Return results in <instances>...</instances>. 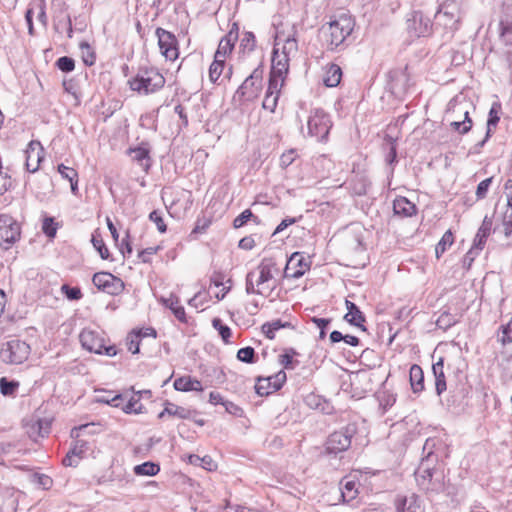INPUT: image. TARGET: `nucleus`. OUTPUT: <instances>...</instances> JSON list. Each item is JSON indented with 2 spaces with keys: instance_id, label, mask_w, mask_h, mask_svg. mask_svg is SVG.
Here are the masks:
<instances>
[{
  "instance_id": "obj_10",
  "label": "nucleus",
  "mask_w": 512,
  "mask_h": 512,
  "mask_svg": "<svg viewBox=\"0 0 512 512\" xmlns=\"http://www.w3.org/2000/svg\"><path fill=\"white\" fill-rule=\"evenodd\" d=\"M93 284L110 295H119L124 291V282L109 272H97L92 278Z\"/></svg>"
},
{
  "instance_id": "obj_6",
  "label": "nucleus",
  "mask_w": 512,
  "mask_h": 512,
  "mask_svg": "<svg viewBox=\"0 0 512 512\" xmlns=\"http://www.w3.org/2000/svg\"><path fill=\"white\" fill-rule=\"evenodd\" d=\"M79 338L83 348L90 352L107 356H115L117 354L116 347L114 345L106 346L104 338L96 331L84 329L80 333Z\"/></svg>"
},
{
  "instance_id": "obj_59",
  "label": "nucleus",
  "mask_w": 512,
  "mask_h": 512,
  "mask_svg": "<svg viewBox=\"0 0 512 512\" xmlns=\"http://www.w3.org/2000/svg\"><path fill=\"white\" fill-rule=\"evenodd\" d=\"M256 45L255 35L252 32L244 33L240 46L247 51H253Z\"/></svg>"
},
{
  "instance_id": "obj_15",
  "label": "nucleus",
  "mask_w": 512,
  "mask_h": 512,
  "mask_svg": "<svg viewBox=\"0 0 512 512\" xmlns=\"http://www.w3.org/2000/svg\"><path fill=\"white\" fill-rule=\"evenodd\" d=\"M25 156L26 170L30 173H35L38 171L39 165L44 158V148L39 141L32 140L25 150Z\"/></svg>"
},
{
  "instance_id": "obj_11",
  "label": "nucleus",
  "mask_w": 512,
  "mask_h": 512,
  "mask_svg": "<svg viewBox=\"0 0 512 512\" xmlns=\"http://www.w3.org/2000/svg\"><path fill=\"white\" fill-rule=\"evenodd\" d=\"M158 38V45L161 54L170 61H174L178 58V41L175 35L163 28H157L155 32Z\"/></svg>"
},
{
  "instance_id": "obj_60",
  "label": "nucleus",
  "mask_w": 512,
  "mask_h": 512,
  "mask_svg": "<svg viewBox=\"0 0 512 512\" xmlns=\"http://www.w3.org/2000/svg\"><path fill=\"white\" fill-rule=\"evenodd\" d=\"M61 291L69 300H79L82 297L80 288L70 287L67 284L62 285Z\"/></svg>"
},
{
  "instance_id": "obj_55",
  "label": "nucleus",
  "mask_w": 512,
  "mask_h": 512,
  "mask_svg": "<svg viewBox=\"0 0 512 512\" xmlns=\"http://www.w3.org/2000/svg\"><path fill=\"white\" fill-rule=\"evenodd\" d=\"M89 450V444L87 441L82 439H77L74 441L72 448L70 449L71 453L77 458H82L83 455Z\"/></svg>"
},
{
  "instance_id": "obj_9",
  "label": "nucleus",
  "mask_w": 512,
  "mask_h": 512,
  "mask_svg": "<svg viewBox=\"0 0 512 512\" xmlns=\"http://www.w3.org/2000/svg\"><path fill=\"white\" fill-rule=\"evenodd\" d=\"M21 235L20 224L8 214H0V246L9 248Z\"/></svg>"
},
{
  "instance_id": "obj_28",
  "label": "nucleus",
  "mask_w": 512,
  "mask_h": 512,
  "mask_svg": "<svg viewBox=\"0 0 512 512\" xmlns=\"http://www.w3.org/2000/svg\"><path fill=\"white\" fill-rule=\"evenodd\" d=\"M410 384L414 393H419L424 389V373L422 368L413 364L409 371Z\"/></svg>"
},
{
  "instance_id": "obj_32",
  "label": "nucleus",
  "mask_w": 512,
  "mask_h": 512,
  "mask_svg": "<svg viewBox=\"0 0 512 512\" xmlns=\"http://www.w3.org/2000/svg\"><path fill=\"white\" fill-rule=\"evenodd\" d=\"M434 470L431 469L428 465L422 462L419 468L415 472L416 481L418 484L424 489H432L429 485L433 477Z\"/></svg>"
},
{
  "instance_id": "obj_54",
  "label": "nucleus",
  "mask_w": 512,
  "mask_h": 512,
  "mask_svg": "<svg viewBox=\"0 0 512 512\" xmlns=\"http://www.w3.org/2000/svg\"><path fill=\"white\" fill-rule=\"evenodd\" d=\"M256 277V271H250L246 275V293L247 294H258L264 295V291L262 288H255L256 284L254 282V278Z\"/></svg>"
},
{
  "instance_id": "obj_45",
  "label": "nucleus",
  "mask_w": 512,
  "mask_h": 512,
  "mask_svg": "<svg viewBox=\"0 0 512 512\" xmlns=\"http://www.w3.org/2000/svg\"><path fill=\"white\" fill-rule=\"evenodd\" d=\"M289 325V323H282L281 320H275L269 323H265L262 326V331L267 338L274 339L276 331Z\"/></svg>"
},
{
  "instance_id": "obj_16",
  "label": "nucleus",
  "mask_w": 512,
  "mask_h": 512,
  "mask_svg": "<svg viewBox=\"0 0 512 512\" xmlns=\"http://www.w3.org/2000/svg\"><path fill=\"white\" fill-rule=\"evenodd\" d=\"M238 37L239 26L237 23H233L231 25L229 32L220 40L214 57L225 61L227 55H229L232 52L233 47L238 40Z\"/></svg>"
},
{
  "instance_id": "obj_44",
  "label": "nucleus",
  "mask_w": 512,
  "mask_h": 512,
  "mask_svg": "<svg viewBox=\"0 0 512 512\" xmlns=\"http://www.w3.org/2000/svg\"><path fill=\"white\" fill-rule=\"evenodd\" d=\"M341 496L343 501L350 502L357 496V489L355 481L349 480L343 484L341 488Z\"/></svg>"
},
{
  "instance_id": "obj_56",
  "label": "nucleus",
  "mask_w": 512,
  "mask_h": 512,
  "mask_svg": "<svg viewBox=\"0 0 512 512\" xmlns=\"http://www.w3.org/2000/svg\"><path fill=\"white\" fill-rule=\"evenodd\" d=\"M296 354L294 349L286 351V353L280 355V364L283 365L285 369H294L296 364H298L297 361L293 360V356Z\"/></svg>"
},
{
  "instance_id": "obj_57",
  "label": "nucleus",
  "mask_w": 512,
  "mask_h": 512,
  "mask_svg": "<svg viewBox=\"0 0 512 512\" xmlns=\"http://www.w3.org/2000/svg\"><path fill=\"white\" fill-rule=\"evenodd\" d=\"M56 66L62 72H71L75 68V61L71 57L63 56L56 61Z\"/></svg>"
},
{
  "instance_id": "obj_38",
  "label": "nucleus",
  "mask_w": 512,
  "mask_h": 512,
  "mask_svg": "<svg viewBox=\"0 0 512 512\" xmlns=\"http://www.w3.org/2000/svg\"><path fill=\"white\" fill-rule=\"evenodd\" d=\"M189 463L196 466H201L208 471L216 469L217 465L210 456L200 457L192 454L189 456Z\"/></svg>"
},
{
  "instance_id": "obj_50",
  "label": "nucleus",
  "mask_w": 512,
  "mask_h": 512,
  "mask_svg": "<svg viewBox=\"0 0 512 512\" xmlns=\"http://www.w3.org/2000/svg\"><path fill=\"white\" fill-rule=\"evenodd\" d=\"M237 359L241 362L252 364L256 361V354L253 347L247 346L237 352Z\"/></svg>"
},
{
  "instance_id": "obj_27",
  "label": "nucleus",
  "mask_w": 512,
  "mask_h": 512,
  "mask_svg": "<svg viewBox=\"0 0 512 512\" xmlns=\"http://www.w3.org/2000/svg\"><path fill=\"white\" fill-rule=\"evenodd\" d=\"M256 270L266 282L273 279L274 274L278 273L277 263L273 258H263Z\"/></svg>"
},
{
  "instance_id": "obj_2",
  "label": "nucleus",
  "mask_w": 512,
  "mask_h": 512,
  "mask_svg": "<svg viewBox=\"0 0 512 512\" xmlns=\"http://www.w3.org/2000/svg\"><path fill=\"white\" fill-rule=\"evenodd\" d=\"M128 84L131 90L148 95L160 90L165 85V78L157 68L140 67Z\"/></svg>"
},
{
  "instance_id": "obj_7",
  "label": "nucleus",
  "mask_w": 512,
  "mask_h": 512,
  "mask_svg": "<svg viewBox=\"0 0 512 512\" xmlns=\"http://www.w3.org/2000/svg\"><path fill=\"white\" fill-rule=\"evenodd\" d=\"M262 89V71L255 69L237 89L234 99L238 101H253L255 100Z\"/></svg>"
},
{
  "instance_id": "obj_35",
  "label": "nucleus",
  "mask_w": 512,
  "mask_h": 512,
  "mask_svg": "<svg viewBox=\"0 0 512 512\" xmlns=\"http://www.w3.org/2000/svg\"><path fill=\"white\" fill-rule=\"evenodd\" d=\"M50 429H51V420L50 419H47V418L39 419L38 421H36V423H34L30 427L29 435L32 438H35V436L45 437L49 434Z\"/></svg>"
},
{
  "instance_id": "obj_36",
  "label": "nucleus",
  "mask_w": 512,
  "mask_h": 512,
  "mask_svg": "<svg viewBox=\"0 0 512 512\" xmlns=\"http://www.w3.org/2000/svg\"><path fill=\"white\" fill-rule=\"evenodd\" d=\"M394 74L395 79L391 82V89L397 94L406 92L408 82L406 71H396Z\"/></svg>"
},
{
  "instance_id": "obj_5",
  "label": "nucleus",
  "mask_w": 512,
  "mask_h": 512,
  "mask_svg": "<svg viewBox=\"0 0 512 512\" xmlns=\"http://www.w3.org/2000/svg\"><path fill=\"white\" fill-rule=\"evenodd\" d=\"M439 7L435 14L436 25L454 30L459 21V5L456 0H438Z\"/></svg>"
},
{
  "instance_id": "obj_31",
  "label": "nucleus",
  "mask_w": 512,
  "mask_h": 512,
  "mask_svg": "<svg viewBox=\"0 0 512 512\" xmlns=\"http://www.w3.org/2000/svg\"><path fill=\"white\" fill-rule=\"evenodd\" d=\"M342 78V70L337 64H330L325 72L323 82L327 87H336Z\"/></svg>"
},
{
  "instance_id": "obj_61",
  "label": "nucleus",
  "mask_w": 512,
  "mask_h": 512,
  "mask_svg": "<svg viewBox=\"0 0 512 512\" xmlns=\"http://www.w3.org/2000/svg\"><path fill=\"white\" fill-rule=\"evenodd\" d=\"M80 49L83 53V61L86 65H93L95 62L94 53L91 52V47L87 42L80 43Z\"/></svg>"
},
{
  "instance_id": "obj_8",
  "label": "nucleus",
  "mask_w": 512,
  "mask_h": 512,
  "mask_svg": "<svg viewBox=\"0 0 512 512\" xmlns=\"http://www.w3.org/2000/svg\"><path fill=\"white\" fill-rule=\"evenodd\" d=\"M356 433V426L347 425L339 431L333 432L327 439L326 451L337 454L346 451L351 446V440Z\"/></svg>"
},
{
  "instance_id": "obj_1",
  "label": "nucleus",
  "mask_w": 512,
  "mask_h": 512,
  "mask_svg": "<svg viewBox=\"0 0 512 512\" xmlns=\"http://www.w3.org/2000/svg\"><path fill=\"white\" fill-rule=\"evenodd\" d=\"M354 25L355 22L350 15L341 13L334 20H331L327 26H323L322 33L328 48L334 50L343 44L352 33Z\"/></svg>"
},
{
  "instance_id": "obj_49",
  "label": "nucleus",
  "mask_w": 512,
  "mask_h": 512,
  "mask_svg": "<svg viewBox=\"0 0 512 512\" xmlns=\"http://www.w3.org/2000/svg\"><path fill=\"white\" fill-rule=\"evenodd\" d=\"M251 219L256 223L259 222L258 217L255 216L250 209H246L234 219L233 226L234 228H240Z\"/></svg>"
},
{
  "instance_id": "obj_48",
  "label": "nucleus",
  "mask_w": 512,
  "mask_h": 512,
  "mask_svg": "<svg viewBox=\"0 0 512 512\" xmlns=\"http://www.w3.org/2000/svg\"><path fill=\"white\" fill-rule=\"evenodd\" d=\"M212 326L218 331L222 340L225 343H229V339L232 335L231 329L227 325L223 324L220 318H214L212 320Z\"/></svg>"
},
{
  "instance_id": "obj_24",
  "label": "nucleus",
  "mask_w": 512,
  "mask_h": 512,
  "mask_svg": "<svg viewBox=\"0 0 512 512\" xmlns=\"http://www.w3.org/2000/svg\"><path fill=\"white\" fill-rule=\"evenodd\" d=\"M160 301L165 307L169 308L172 311L174 316L179 321L186 322V313L184 307L179 304L180 301L176 295L170 294V296L167 298L162 297Z\"/></svg>"
},
{
  "instance_id": "obj_21",
  "label": "nucleus",
  "mask_w": 512,
  "mask_h": 512,
  "mask_svg": "<svg viewBox=\"0 0 512 512\" xmlns=\"http://www.w3.org/2000/svg\"><path fill=\"white\" fill-rule=\"evenodd\" d=\"M281 87L282 86H280L277 79H269L268 89L262 103V107L264 109L269 110L270 112L275 111Z\"/></svg>"
},
{
  "instance_id": "obj_53",
  "label": "nucleus",
  "mask_w": 512,
  "mask_h": 512,
  "mask_svg": "<svg viewBox=\"0 0 512 512\" xmlns=\"http://www.w3.org/2000/svg\"><path fill=\"white\" fill-rule=\"evenodd\" d=\"M58 229V223L53 217H45L42 224V231L49 238H54Z\"/></svg>"
},
{
  "instance_id": "obj_39",
  "label": "nucleus",
  "mask_w": 512,
  "mask_h": 512,
  "mask_svg": "<svg viewBox=\"0 0 512 512\" xmlns=\"http://www.w3.org/2000/svg\"><path fill=\"white\" fill-rule=\"evenodd\" d=\"M497 340L504 346L512 343V318L506 324L501 325L497 333Z\"/></svg>"
},
{
  "instance_id": "obj_58",
  "label": "nucleus",
  "mask_w": 512,
  "mask_h": 512,
  "mask_svg": "<svg viewBox=\"0 0 512 512\" xmlns=\"http://www.w3.org/2000/svg\"><path fill=\"white\" fill-rule=\"evenodd\" d=\"M493 181V177H489L481 181L476 189V197L477 200H482L487 196V192L489 190V187Z\"/></svg>"
},
{
  "instance_id": "obj_18",
  "label": "nucleus",
  "mask_w": 512,
  "mask_h": 512,
  "mask_svg": "<svg viewBox=\"0 0 512 512\" xmlns=\"http://www.w3.org/2000/svg\"><path fill=\"white\" fill-rule=\"evenodd\" d=\"M502 107L499 102H494L489 110L487 119V131L484 139L478 142L474 147V153H478L480 149L485 145L487 140L491 137L493 129L496 128L499 120Z\"/></svg>"
},
{
  "instance_id": "obj_64",
  "label": "nucleus",
  "mask_w": 512,
  "mask_h": 512,
  "mask_svg": "<svg viewBox=\"0 0 512 512\" xmlns=\"http://www.w3.org/2000/svg\"><path fill=\"white\" fill-rule=\"evenodd\" d=\"M482 249L476 248L474 245L471 247V249L465 254L463 258V267L465 269H470L474 259L478 256L479 252Z\"/></svg>"
},
{
  "instance_id": "obj_19",
  "label": "nucleus",
  "mask_w": 512,
  "mask_h": 512,
  "mask_svg": "<svg viewBox=\"0 0 512 512\" xmlns=\"http://www.w3.org/2000/svg\"><path fill=\"white\" fill-rule=\"evenodd\" d=\"M281 45L282 54L291 57L294 56L298 51V43L295 38V34L284 36L283 33L278 32L275 37L274 48H279Z\"/></svg>"
},
{
  "instance_id": "obj_20",
  "label": "nucleus",
  "mask_w": 512,
  "mask_h": 512,
  "mask_svg": "<svg viewBox=\"0 0 512 512\" xmlns=\"http://www.w3.org/2000/svg\"><path fill=\"white\" fill-rule=\"evenodd\" d=\"M347 313L344 316V320L349 324L360 328L362 331H366V327L364 326L365 316L360 311L359 307L352 301H345Z\"/></svg>"
},
{
  "instance_id": "obj_17",
  "label": "nucleus",
  "mask_w": 512,
  "mask_h": 512,
  "mask_svg": "<svg viewBox=\"0 0 512 512\" xmlns=\"http://www.w3.org/2000/svg\"><path fill=\"white\" fill-rule=\"evenodd\" d=\"M407 25L409 32L416 37L427 35L432 28L431 20L421 12H413L412 17L407 20Z\"/></svg>"
},
{
  "instance_id": "obj_26",
  "label": "nucleus",
  "mask_w": 512,
  "mask_h": 512,
  "mask_svg": "<svg viewBox=\"0 0 512 512\" xmlns=\"http://www.w3.org/2000/svg\"><path fill=\"white\" fill-rule=\"evenodd\" d=\"M443 368V358H440L436 363L432 365V371L435 378V390L438 396H440L447 388Z\"/></svg>"
},
{
  "instance_id": "obj_12",
  "label": "nucleus",
  "mask_w": 512,
  "mask_h": 512,
  "mask_svg": "<svg viewBox=\"0 0 512 512\" xmlns=\"http://www.w3.org/2000/svg\"><path fill=\"white\" fill-rule=\"evenodd\" d=\"M286 381V373L281 370L266 378L259 377L255 385L256 393L260 396L269 395L279 390Z\"/></svg>"
},
{
  "instance_id": "obj_40",
  "label": "nucleus",
  "mask_w": 512,
  "mask_h": 512,
  "mask_svg": "<svg viewBox=\"0 0 512 512\" xmlns=\"http://www.w3.org/2000/svg\"><path fill=\"white\" fill-rule=\"evenodd\" d=\"M225 61L214 57V61L209 68V78L212 83H217L220 76L224 72Z\"/></svg>"
},
{
  "instance_id": "obj_52",
  "label": "nucleus",
  "mask_w": 512,
  "mask_h": 512,
  "mask_svg": "<svg viewBox=\"0 0 512 512\" xmlns=\"http://www.w3.org/2000/svg\"><path fill=\"white\" fill-rule=\"evenodd\" d=\"M141 332L142 331L133 332L127 337V342H126L127 348L133 354L139 353Z\"/></svg>"
},
{
  "instance_id": "obj_51",
  "label": "nucleus",
  "mask_w": 512,
  "mask_h": 512,
  "mask_svg": "<svg viewBox=\"0 0 512 512\" xmlns=\"http://www.w3.org/2000/svg\"><path fill=\"white\" fill-rule=\"evenodd\" d=\"M19 387L17 381H10L5 377L0 379V391L4 396L13 395Z\"/></svg>"
},
{
  "instance_id": "obj_43",
  "label": "nucleus",
  "mask_w": 512,
  "mask_h": 512,
  "mask_svg": "<svg viewBox=\"0 0 512 512\" xmlns=\"http://www.w3.org/2000/svg\"><path fill=\"white\" fill-rule=\"evenodd\" d=\"M507 198L510 209H507L504 214L503 228L505 236L510 237L512 235V194H507Z\"/></svg>"
},
{
  "instance_id": "obj_30",
  "label": "nucleus",
  "mask_w": 512,
  "mask_h": 512,
  "mask_svg": "<svg viewBox=\"0 0 512 512\" xmlns=\"http://www.w3.org/2000/svg\"><path fill=\"white\" fill-rule=\"evenodd\" d=\"M459 112H463L464 119L463 120H453L450 122V127L452 130L458 132L461 135L468 133L472 128V120L469 117V111L463 110L460 106L457 107Z\"/></svg>"
},
{
  "instance_id": "obj_13",
  "label": "nucleus",
  "mask_w": 512,
  "mask_h": 512,
  "mask_svg": "<svg viewBox=\"0 0 512 512\" xmlns=\"http://www.w3.org/2000/svg\"><path fill=\"white\" fill-rule=\"evenodd\" d=\"M289 61L290 57L280 53L279 48H273L272 67L269 79H277L280 86H283L285 76L289 71Z\"/></svg>"
},
{
  "instance_id": "obj_62",
  "label": "nucleus",
  "mask_w": 512,
  "mask_h": 512,
  "mask_svg": "<svg viewBox=\"0 0 512 512\" xmlns=\"http://www.w3.org/2000/svg\"><path fill=\"white\" fill-rule=\"evenodd\" d=\"M149 220L156 224L159 232L164 233L167 230V226L163 220L161 213L157 210L152 211L149 214Z\"/></svg>"
},
{
  "instance_id": "obj_42",
  "label": "nucleus",
  "mask_w": 512,
  "mask_h": 512,
  "mask_svg": "<svg viewBox=\"0 0 512 512\" xmlns=\"http://www.w3.org/2000/svg\"><path fill=\"white\" fill-rule=\"evenodd\" d=\"M54 29L58 33L67 32V36L69 38H72L73 34V28H72V22L69 15H65L64 17L58 19L54 23Z\"/></svg>"
},
{
  "instance_id": "obj_4",
  "label": "nucleus",
  "mask_w": 512,
  "mask_h": 512,
  "mask_svg": "<svg viewBox=\"0 0 512 512\" xmlns=\"http://www.w3.org/2000/svg\"><path fill=\"white\" fill-rule=\"evenodd\" d=\"M30 351V346L26 342L13 339L2 344L0 359L5 364L19 365L28 359Z\"/></svg>"
},
{
  "instance_id": "obj_3",
  "label": "nucleus",
  "mask_w": 512,
  "mask_h": 512,
  "mask_svg": "<svg viewBox=\"0 0 512 512\" xmlns=\"http://www.w3.org/2000/svg\"><path fill=\"white\" fill-rule=\"evenodd\" d=\"M332 125L330 115L323 109L315 108L310 111L307 119L309 136L316 138L319 142H326Z\"/></svg>"
},
{
  "instance_id": "obj_47",
  "label": "nucleus",
  "mask_w": 512,
  "mask_h": 512,
  "mask_svg": "<svg viewBox=\"0 0 512 512\" xmlns=\"http://www.w3.org/2000/svg\"><path fill=\"white\" fill-rule=\"evenodd\" d=\"M501 39L507 46V53L512 52V23H500Z\"/></svg>"
},
{
  "instance_id": "obj_63",
  "label": "nucleus",
  "mask_w": 512,
  "mask_h": 512,
  "mask_svg": "<svg viewBox=\"0 0 512 512\" xmlns=\"http://www.w3.org/2000/svg\"><path fill=\"white\" fill-rule=\"evenodd\" d=\"M57 170L64 179H67L69 181L78 178L77 171L74 168L65 166L64 164H59Z\"/></svg>"
},
{
  "instance_id": "obj_41",
  "label": "nucleus",
  "mask_w": 512,
  "mask_h": 512,
  "mask_svg": "<svg viewBox=\"0 0 512 512\" xmlns=\"http://www.w3.org/2000/svg\"><path fill=\"white\" fill-rule=\"evenodd\" d=\"M454 242V236L451 230H447L435 248L436 257L440 258V256L450 247Z\"/></svg>"
},
{
  "instance_id": "obj_14",
  "label": "nucleus",
  "mask_w": 512,
  "mask_h": 512,
  "mask_svg": "<svg viewBox=\"0 0 512 512\" xmlns=\"http://www.w3.org/2000/svg\"><path fill=\"white\" fill-rule=\"evenodd\" d=\"M309 270V263L300 252H294L287 260L284 276L286 278L298 279Z\"/></svg>"
},
{
  "instance_id": "obj_34",
  "label": "nucleus",
  "mask_w": 512,
  "mask_h": 512,
  "mask_svg": "<svg viewBox=\"0 0 512 512\" xmlns=\"http://www.w3.org/2000/svg\"><path fill=\"white\" fill-rule=\"evenodd\" d=\"M165 414L176 416L180 419H188L190 417V410L178 406L176 404L166 402L164 410L159 414V418H163Z\"/></svg>"
},
{
  "instance_id": "obj_23",
  "label": "nucleus",
  "mask_w": 512,
  "mask_h": 512,
  "mask_svg": "<svg viewBox=\"0 0 512 512\" xmlns=\"http://www.w3.org/2000/svg\"><path fill=\"white\" fill-rule=\"evenodd\" d=\"M173 386L175 390L182 392L203 391L202 383L190 376H183L175 379Z\"/></svg>"
},
{
  "instance_id": "obj_29",
  "label": "nucleus",
  "mask_w": 512,
  "mask_h": 512,
  "mask_svg": "<svg viewBox=\"0 0 512 512\" xmlns=\"http://www.w3.org/2000/svg\"><path fill=\"white\" fill-rule=\"evenodd\" d=\"M492 229V220L487 216L483 219V222L478 229L476 236L474 238L473 245L476 248L483 249L486 243L487 237L490 235Z\"/></svg>"
},
{
  "instance_id": "obj_33",
  "label": "nucleus",
  "mask_w": 512,
  "mask_h": 512,
  "mask_svg": "<svg viewBox=\"0 0 512 512\" xmlns=\"http://www.w3.org/2000/svg\"><path fill=\"white\" fill-rule=\"evenodd\" d=\"M129 154L132 159L138 162L146 171L150 168V157H149V149L143 145L130 148Z\"/></svg>"
},
{
  "instance_id": "obj_37",
  "label": "nucleus",
  "mask_w": 512,
  "mask_h": 512,
  "mask_svg": "<svg viewBox=\"0 0 512 512\" xmlns=\"http://www.w3.org/2000/svg\"><path fill=\"white\" fill-rule=\"evenodd\" d=\"M159 471V465L150 461L144 462L134 467V473L136 475L155 476Z\"/></svg>"
},
{
  "instance_id": "obj_22",
  "label": "nucleus",
  "mask_w": 512,
  "mask_h": 512,
  "mask_svg": "<svg viewBox=\"0 0 512 512\" xmlns=\"http://www.w3.org/2000/svg\"><path fill=\"white\" fill-rule=\"evenodd\" d=\"M396 509L398 512H425L422 502L415 494L398 498L396 501Z\"/></svg>"
},
{
  "instance_id": "obj_25",
  "label": "nucleus",
  "mask_w": 512,
  "mask_h": 512,
  "mask_svg": "<svg viewBox=\"0 0 512 512\" xmlns=\"http://www.w3.org/2000/svg\"><path fill=\"white\" fill-rule=\"evenodd\" d=\"M416 206L405 197H398L393 202V211L395 214L403 217H411L416 213Z\"/></svg>"
},
{
  "instance_id": "obj_46",
  "label": "nucleus",
  "mask_w": 512,
  "mask_h": 512,
  "mask_svg": "<svg viewBox=\"0 0 512 512\" xmlns=\"http://www.w3.org/2000/svg\"><path fill=\"white\" fill-rule=\"evenodd\" d=\"M91 242L93 244V247L98 251L100 257L103 260H106L109 258V255H110L109 250L106 247L103 239L101 238V236L98 233L92 234Z\"/></svg>"
}]
</instances>
